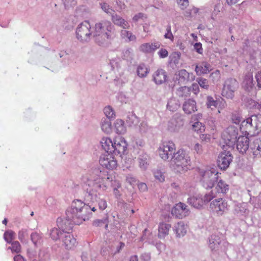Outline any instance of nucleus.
<instances>
[{
	"instance_id": "nucleus-1",
	"label": "nucleus",
	"mask_w": 261,
	"mask_h": 261,
	"mask_svg": "<svg viewBox=\"0 0 261 261\" xmlns=\"http://www.w3.org/2000/svg\"><path fill=\"white\" fill-rule=\"evenodd\" d=\"M92 215L90 206L80 200H74L71 207L66 212L67 217L71 219L74 224L76 225H80L88 220Z\"/></svg>"
},
{
	"instance_id": "nucleus-2",
	"label": "nucleus",
	"mask_w": 261,
	"mask_h": 261,
	"mask_svg": "<svg viewBox=\"0 0 261 261\" xmlns=\"http://www.w3.org/2000/svg\"><path fill=\"white\" fill-rule=\"evenodd\" d=\"M112 181V177L107 171H100L96 176H91L87 179V192L90 195H96L100 191H105Z\"/></svg>"
},
{
	"instance_id": "nucleus-3",
	"label": "nucleus",
	"mask_w": 261,
	"mask_h": 261,
	"mask_svg": "<svg viewBox=\"0 0 261 261\" xmlns=\"http://www.w3.org/2000/svg\"><path fill=\"white\" fill-rule=\"evenodd\" d=\"M191 167L190 157L184 149H178L172 155L170 162V168L174 172L184 173L189 170Z\"/></svg>"
},
{
	"instance_id": "nucleus-4",
	"label": "nucleus",
	"mask_w": 261,
	"mask_h": 261,
	"mask_svg": "<svg viewBox=\"0 0 261 261\" xmlns=\"http://www.w3.org/2000/svg\"><path fill=\"white\" fill-rule=\"evenodd\" d=\"M114 26L110 21L104 20L95 24L94 36L99 43L109 39L111 36Z\"/></svg>"
},
{
	"instance_id": "nucleus-5",
	"label": "nucleus",
	"mask_w": 261,
	"mask_h": 261,
	"mask_svg": "<svg viewBox=\"0 0 261 261\" xmlns=\"http://www.w3.org/2000/svg\"><path fill=\"white\" fill-rule=\"evenodd\" d=\"M199 174L201 176V181L206 189H212L215 181L218 179V172L214 168L206 170L199 169Z\"/></svg>"
},
{
	"instance_id": "nucleus-6",
	"label": "nucleus",
	"mask_w": 261,
	"mask_h": 261,
	"mask_svg": "<svg viewBox=\"0 0 261 261\" xmlns=\"http://www.w3.org/2000/svg\"><path fill=\"white\" fill-rule=\"evenodd\" d=\"M175 144L171 141L163 142L158 149L160 157L164 161H167L170 156L176 153Z\"/></svg>"
},
{
	"instance_id": "nucleus-7",
	"label": "nucleus",
	"mask_w": 261,
	"mask_h": 261,
	"mask_svg": "<svg viewBox=\"0 0 261 261\" xmlns=\"http://www.w3.org/2000/svg\"><path fill=\"white\" fill-rule=\"evenodd\" d=\"M215 198L213 193L206 192L204 195L193 196L188 199V203L193 207L199 208Z\"/></svg>"
},
{
	"instance_id": "nucleus-8",
	"label": "nucleus",
	"mask_w": 261,
	"mask_h": 261,
	"mask_svg": "<svg viewBox=\"0 0 261 261\" xmlns=\"http://www.w3.org/2000/svg\"><path fill=\"white\" fill-rule=\"evenodd\" d=\"M238 87V82L236 79L230 78L226 80L222 91V96L227 98H232Z\"/></svg>"
},
{
	"instance_id": "nucleus-9",
	"label": "nucleus",
	"mask_w": 261,
	"mask_h": 261,
	"mask_svg": "<svg viewBox=\"0 0 261 261\" xmlns=\"http://www.w3.org/2000/svg\"><path fill=\"white\" fill-rule=\"evenodd\" d=\"M210 207L217 216H220L227 211L228 203L222 198L216 199L211 202Z\"/></svg>"
},
{
	"instance_id": "nucleus-10",
	"label": "nucleus",
	"mask_w": 261,
	"mask_h": 261,
	"mask_svg": "<svg viewBox=\"0 0 261 261\" xmlns=\"http://www.w3.org/2000/svg\"><path fill=\"white\" fill-rule=\"evenodd\" d=\"M99 164L103 168L112 170L116 169L118 165L117 161L113 153L108 152L100 156Z\"/></svg>"
},
{
	"instance_id": "nucleus-11",
	"label": "nucleus",
	"mask_w": 261,
	"mask_h": 261,
	"mask_svg": "<svg viewBox=\"0 0 261 261\" xmlns=\"http://www.w3.org/2000/svg\"><path fill=\"white\" fill-rule=\"evenodd\" d=\"M91 25L87 21L81 23L76 29V37L81 41H86L91 34Z\"/></svg>"
},
{
	"instance_id": "nucleus-12",
	"label": "nucleus",
	"mask_w": 261,
	"mask_h": 261,
	"mask_svg": "<svg viewBox=\"0 0 261 261\" xmlns=\"http://www.w3.org/2000/svg\"><path fill=\"white\" fill-rule=\"evenodd\" d=\"M238 135V129L234 126H229L223 133L222 138L226 144L231 145L236 141Z\"/></svg>"
},
{
	"instance_id": "nucleus-13",
	"label": "nucleus",
	"mask_w": 261,
	"mask_h": 261,
	"mask_svg": "<svg viewBox=\"0 0 261 261\" xmlns=\"http://www.w3.org/2000/svg\"><path fill=\"white\" fill-rule=\"evenodd\" d=\"M232 159L233 156L230 152H222L219 154L217 160L218 167L221 169H226L232 162Z\"/></svg>"
},
{
	"instance_id": "nucleus-14",
	"label": "nucleus",
	"mask_w": 261,
	"mask_h": 261,
	"mask_svg": "<svg viewBox=\"0 0 261 261\" xmlns=\"http://www.w3.org/2000/svg\"><path fill=\"white\" fill-rule=\"evenodd\" d=\"M171 212L173 215L180 219L186 217L190 214L188 206L181 202L175 204L172 209Z\"/></svg>"
},
{
	"instance_id": "nucleus-15",
	"label": "nucleus",
	"mask_w": 261,
	"mask_h": 261,
	"mask_svg": "<svg viewBox=\"0 0 261 261\" xmlns=\"http://www.w3.org/2000/svg\"><path fill=\"white\" fill-rule=\"evenodd\" d=\"M201 117L202 114L200 113L194 115L192 116V120L191 121V123H192V129L197 134L202 133L205 131V125L198 121V120Z\"/></svg>"
},
{
	"instance_id": "nucleus-16",
	"label": "nucleus",
	"mask_w": 261,
	"mask_h": 261,
	"mask_svg": "<svg viewBox=\"0 0 261 261\" xmlns=\"http://www.w3.org/2000/svg\"><path fill=\"white\" fill-rule=\"evenodd\" d=\"M127 144L125 139L121 137H116L114 141L113 151L118 154H123L127 149Z\"/></svg>"
},
{
	"instance_id": "nucleus-17",
	"label": "nucleus",
	"mask_w": 261,
	"mask_h": 261,
	"mask_svg": "<svg viewBox=\"0 0 261 261\" xmlns=\"http://www.w3.org/2000/svg\"><path fill=\"white\" fill-rule=\"evenodd\" d=\"M207 107L211 108L212 110L214 109H218V113H220L222 110L225 108L226 106V103L223 100H215L212 96L207 97Z\"/></svg>"
},
{
	"instance_id": "nucleus-18",
	"label": "nucleus",
	"mask_w": 261,
	"mask_h": 261,
	"mask_svg": "<svg viewBox=\"0 0 261 261\" xmlns=\"http://www.w3.org/2000/svg\"><path fill=\"white\" fill-rule=\"evenodd\" d=\"M240 130L245 135L254 136L256 135L255 129L252 125V120L250 117L243 121L240 125Z\"/></svg>"
},
{
	"instance_id": "nucleus-19",
	"label": "nucleus",
	"mask_w": 261,
	"mask_h": 261,
	"mask_svg": "<svg viewBox=\"0 0 261 261\" xmlns=\"http://www.w3.org/2000/svg\"><path fill=\"white\" fill-rule=\"evenodd\" d=\"M249 139L245 136L239 137L237 141V149L241 153L246 152L249 148Z\"/></svg>"
},
{
	"instance_id": "nucleus-20",
	"label": "nucleus",
	"mask_w": 261,
	"mask_h": 261,
	"mask_svg": "<svg viewBox=\"0 0 261 261\" xmlns=\"http://www.w3.org/2000/svg\"><path fill=\"white\" fill-rule=\"evenodd\" d=\"M229 185L227 184L222 179L219 180L213 190L208 192V193H213L215 195V197L217 196L218 194H225L229 190Z\"/></svg>"
},
{
	"instance_id": "nucleus-21",
	"label": "nucleus",
	"mask_w": 261,
	"mask_h": 261,
	"mask_svg": "<svg viewBox=\"0 0 261 261\" xmlns=\"http://www.w3.org/2000/svg\"><path fill=\"white\" fill-rule=\"evenodd\" d=\"M184 112L188 114H191L197 111L196 102L193 99H188L186 100L182 105Z\"/></svg>"
},
{
	"instance_id": "nucleus-22",
	"label": "nucleus",
	"mask_w": 261,
	"mask_h": 261,
	"mask_svg": "<svg viewBox=\"0 0 261 261\" xmlns=\"http://www.w3.org/2000/svg\"><path fill=\"white\" fill-rule=\"evenodd\" d=\"M242 87L245 91L248 92L253 89V77L252 72H248L245 74L242 83Z\"/></svg>"
},
{
	"instance_id": "nucleus-23",
	"label": "nucleus",
	"mask_w": 261,
	"mask_h": 261,
	"mask_svg": "<svg viewBox=\"0 0 261 261\" xmlns=\"http://www.w3.org/2000/svg\"><path fill=\"white\" fill-rule=\"evenodd\" d=\"M59 228L64 233L69 232L72 229L73 224H74L72 220L68 217L66 219L58 221Z\"/></svg>"
},
{
	"instance_id": "nucleus-24",
	"label": "nucleus",
	"mask_w": 261,
	"mask_h": 261,
	"mask_svg": "<svg viewBox=\"0 0 261 261\" xmlns=\"http://www.w3.org/2000/svg\"><path fill=\"white\" fill-rule=\"evenodd\" d=\"M212 70L211 66L206 62H202L195 67V71L198 75L207 74Z\"/></svg>"
},
{
	"instance_id": "nucleus-25",
	"label": "nucleus",
	"mask_w": 261,
	"mask_h": 261,
	"mask_svg": "<svg viewBox=\"0 0 261 261\" xmlns=\"http://www.w3.org/2000/svg\"><path fill=\"white\" fill-rule=\"evenodd\" d=\"M161 46V44L159 42L154 43H145L140 45L139 49L140 51L145 53H149L154 51L157 49L159 48Z\"/></svg>"
},
{
	"instance_id": "nucleus-26",
	"label": "nucleus",
	"mask_w": 261,
	"mask_h": 261,
	"mask_svg": "<svg viewBox=\"0 0 261 261\" xmlns=\"http://www.w3.org/2000/svg\"><path fill=\"white\" fill-rule=\"evenodd\" d=\"M63 242L65 248L68 250L73 249L76 243V239L70 232L64 234Z\"/></svg>"
},
{
	"instance_id": "nucleus-27",
	"label": "nucleus",
	"mask_w": 261,
	"mask_h": 261,
	"mask_svg": "<svg viewBox=\"0 0 261 261\" xmlns=\"http://www.w3.org/2000/svg\"><path fill=\"white\" fill-rule=\"evenodd\" d=\"M153 81L157 85L165 83L167 78L166 72L163 69H158L153 75Z\"/></svg>"
},
{
	"instance_id": "nucleus-28",
	"label": "nucleus",
	"mask_w": 261,
	"mask_h": 261,
	"mask_svg": "<svg viewBox=\"0 0 261 261\" xmlns=\"http://www.w3.org/2000/svg\"><path fill=\"white\" fill-rule=\"evenodd\" d=\"M171 226L170 224L166 223H160L158 227V237L161 239H164L169 234V232Z\"/></svg>"
},
{
	"instance_id": "nucleus-29",
	"label": "nucleus",
	"mask_w": 261,
	"mask_h": 261,
	"mask_svg": "<svg viewBox=\"0 0 261 261\" xmlns=\"http://www.w3.org/2000/svg\"><path fill=\"white\" fill-rule=\"evenodd\" d=\"M112 21L116 25L119 26L124 29H128L129 24L128 22L117 14L112 15Z\"/></svg>"
},
{
	"instance_id": "nucleus-30",
	"label": "nucleus",
	"mask_w": 261,
	"mask_h": 261,
	"mask_svg": "<svg viewBox=\"0 0 261 261\" xmlns=\"http://www.w3.org/2000/svg\"><path fill=\"white\" fill-rule=\"evenodd\" d=\"M250 149L254 157L261 156V138L255 139L250 145Z\"/></svg>"
},
{
	"instance_id": "nucleus-31",
	"label": "nucleus",
	"mask_w": 261,
	"mask_h": 261,
	"mask_svg": "<svg viewBox=\"0 0 261 261\" xmlns=\"http://www.w3.org/2000/svg\"><path fill=\"white\" fill-rule=\"evenodd\" d=\"M102 148L109 153H111L114 149V142L108 137H103L100 141Z\"/></svg>"
},
{
	"instance_id": "nucleus-32",
	"label": "nucleus",
	"mask_w": 261,
	"mask_h": 261,
	"mask_svg": "<svg viewBox=\"0 0 261 261\" xmlns=\"http://www.w3.org/2000/svg\"><path fill=\"white\" fill-rule=\"evenodd\" d=\"M190 75L192 76H193V74H190L188 71H187L185 69H181L178 71V83L180 84H185L188 82L190 81Z\"/></svg>"
},
{
	"instance_id": "nucleus-33",
	"label": "nucleus",
	"mask_w": 261,
	"mask_h": 261,
	"mask_svg": "<svg viewBox=\"0 0 261 261\" xmlns=\"http://www.w3.org/2000/svg\"><path fill=\"white\" fill-rule=\"evenodd\" d=\"M174 230L176 234L177 237H184L186 232L187 229L184 222L180 221L176 223L174 228Z\"/></svg>"
},
{
	"instance_id": "nucleus-34",
	"label": "nucleus",
	"mask_w": 261,
	"mask_h": 261,
	"mask_svg": "<svg viewBox=\"0 0 261 261\" xmlns=\"http://www.w3.org/2000/svg\"><path fill=\"white\" fill-rule=\"evenodd\" d=\"M250 118L252 120V125L255 129L256 135L261 131V115H253Z\"/></svg>"
},
{
	"instance_id": "nucleus-35",
	"label": "nucleus",
	"mask_w": 261,
	"mask_h": 261,
	"mask_svg": "<svg viewBox=\"0 0 261 261\" xmlns=\"http://www.w3.org/2000/svg\"><path fill=\"white\" fill-rule=\"evenodd\" d=\"M114 128L116 133L118 134H124L126 132V128L123 120L117 119L114 123Z\"/></svg>"
},
{
	"instance_id": "nucleus-36",
	"label": "nucleus",
	"mask_w": 261,
	"mask_h": 261,
	"mask_svg": "<svg viewBox=\"0 0 261 261\" xmlns=\"http://www.w3.org/2000/svg\"><path fill=\"white\" fill-rule=\"evenodd\" d=\"M191 91V89L190 87L183 86L177 89V94L179 97H186L190 95Z\"/></svg>"
},
{
	"instance_id": "nucleus-37",
	"label": "nucleus",
	"mask_w": 261,
	"mask_h": 261,
	"mask_svg": "<svg viewBox=\"0 0 261 261\" xmlns=\"http://www.w3.org/2000/svg\"><path fill=\"white\" fill-rule=\"evenodd\" d=\"M138 75L141 77L146 76L149 72V69L144 64H140L137 67Z\"/></svg>"
},
{
	"instance_id": "nucleus-38",
	"label": "nucleus",
	"mask_w": 261,
	"mask_h": 261,
	"mask_svg": "<svg viewBox=\"0 0 261 261\" xmlns=\"http://www.w3.org/2000/svg\"><path fill=\"white\" fill-rule=\"evenodd\" d=\"M120 34L122 38L127 39L129 41H134L136 38L135 35H133L131 32L125 30H121Z\"/></svg>"
},
{
	"instance_id": "nucleus-39",
	"label": "nucleus",
	"mask_w": 261,
	"mask_h": 261,
	"mask_svg": "<svg viewBox=\"0 0 261 261\" xmlns=\"http://www.w3.org/2000/svg\"><path fill=\"white\" fill-rule=\"evenodd\" d=\"M31 239L34 244L37 246L42 243V237L39 233L33 232L31 235Z\"/></svg>"
},
{
	"instance_id": "nucleus-40",
	"label": "nucleus",
	"mask_w": 261,
	"mask_h": 261,
	"mask_svg": "<svg viewBox=\"0 0 261 261\" xmlns=\"http://www.w3.org/2000/svg\"><path fill=\"white\" fill-rule=\"evenodd\" d=\"M11 246L8 248L10 249L12 253H19L21 251V246L19 242L17 241H15L12 242Z\"/></svg>"
},
{
	"instance_id": "nucleus-41",
	"label": "nucleus",
	"mask_w": 261,
	"mask_h": 261,
	"mask_svg": "<svg viewBox=\"0 0 261 261\" xmlns=\"http://www.w3.org/2000/svg\"><path fill=\"white\" fill-rule=\"evenodd\" d=\"M210 246L212 250H214L217 248L221 243L220 238L218 236L212 237L210 240Z\"/></svg>"
},
{
	"instance_id": "nucleus-42",
	"label": "nucleus",
	"mask_w": 261,
	"mask_h": 261,
	"mask_svg": "<svg viewBox=\"0 0 261 261\" xmlns=\"http://www.w3.org/2000/svg\"><path fill=\"white\" fill-rule=\"evenodd\" d=\"M15 236V233L12 230L6 231L4 234L5 240L9 244L13 242L12 241L14 239Z\"/></svg>"
},
{
	"instance_id": "nucleus-43",
	"label": "nucleus",
	"mask_w": 261,
	"mask_h": 261,
	"mask_svg": "<svg viewBox=\"0 0 261 261\" xmlns=\"http://www.w3.org/2000/svg\"><path fill=\"white\" fill-rule=\"evenodd\" d=\"M101 129L106 133H110L112 130L111 123L107 120H105L101 122Z\"/></svg>"
},
{
	"instance_id": "nucleus-44",
	"label": "nucleus",
	"mask_w": 261,
	"mask_h": 261,
	"mask_svg": "<svg viewBox=\"0 0 261 261\" xmlns=\"http://www.w3.org/2000/svg\"><path fill=\"white\" fill-rule=\"evenodd\" d=\"M62 234V232L61 231L60 229L57 228H53L50 232L51 238L55 241L59 239Z\"/></svg>"
},
{
	"instance_id": "nucleus-45",
	"label": "nucleus",
	"mask_w": 261,
	"mask_h": 261,
	"mask_svg": "<svg viewBox=\"0 0 261 261\" xmlns=\"http://www.w3.org/2000/svg\"><path fill=\"white\" fill-rule=\"evenodd\" d=\"M28 237V232L26 229H22L19 231L18 233V239L21 242H25L27 240Z\"/></svg>"
},
{
	"instance_id": "nucleus-46",
	"label": "nucleus",
	"mask_w": 261,
	"mask_h": 261,
	"mask_svg": "<svg viewBox=\"0 0 261 261\" xmlns=\"http://www.w3.org/2000/svg\"><path fill=\"white\" fill-rule=\"evenodd\" d=\"M179 105L175 100L171 99L168 102L167 108L172 112H175L179 108Z\"/></svg>"
},
{
	"instance_id": "nucleus-47",
	"label": "nucleus",
	"mask_w": 261,
	"mask_h": 261,
	"mask_svg": "<svg viewBox=\"0 0 261 261\" xmlns=\"http://www.w3.org/2000/svg\"><path fill=\"white\" fill-rule=\"evenodd\" d=\"M198 85H199L202 88L207 89L209 87L208 81L207 80L199 77L197 79Z\"/></svg>"
},
{
	"instance_id": "nucleus-48",
	"label": "nucleus",
	"mask_w": 261,
	"mask_h": 261,
	"mask_svg": "<svg viewBox=\"0 0 261 261\" xmlns=\"http://www.w3.org/2000/svg\"><path fill=\"white\" fill-rule=\"evenodd\" d=\"M104 113L108 118H112L115 116L114 110L110 106H107L105 108Z\"/></svg>"
},
{
	"instance_id": "nucleus-49",
	"label": "nucleus",
	"mask_w": 261,
	"mask_h": 261,
	"mask_svg": "<svg viewBox=\"0 0 261 261\" xmlns=\"http://www.w3.org/2000/svg\"><path fill=\"white\" fill-rule=\"evenodd\" d=\"M100 5L102 10L106 13L113 15V13H114L115 11L111 7H110V6L108 4L103 3H101Z\"/></svg>"
},
{
	"instance_id": "nucleus-50",
	"label": "nucleus",
	"mask_w": 261,
	"mask_h": 261,
	"mask_svg": "<svg viewBox=\"0 0 261 261\" xmlns=\"http://www.w3.org/2000/svg\"><path fill=\"white\" fill-rule=\"evenodd\" d=\"M178 7L182 10H185L189 6V0H176Z\"/></svg>"
},
{
	"instance_id": "nucleus-51",
	"label": "nucleus",
	"mask_w": 261,
	"mask_h": 261,
	"mask_svg": "<svg viewBox=\"0 0 261 261\" xmlns=\"http://www.w3.org/2000/svg\"><path fill=\"white\" fill-rule=\"evenodd\" d=\"M154 175L156 179L160 182H163L165 180V176L160 170L155 171L154 173Z\"/></svg>"
},
{
	"instance_id": "nucleus-52",
	"label": "nucleus",
	"mask_w": 261,
	"mask_h": 261,
	"mask_svg": "<svg viewBox=\"0 0 261 261\" xmlns=\"http://www.w3.org/2000/svg\"><path fill=\"white\" fill-rule=\"evenodd\" d=\"M167 33L165 34L164 37L165 38L169 39L171 41H173L174 37L171 32V27L168 25L166 28Z\"/></svg>"
},
{
	"instance_id": "nucleus-53",
	"label": "nucleus",
	"mask_w": 261,
	"mask_h": 261,
	"mask_svg": "<svg viewBox=\"0 0 261 261\" xmlns=\"http://www.w3.org/2000/svg\"><path fill=\"white\" fill-rule=\"evenodd\" d=\"M98 204L99 208L102 211L105 210L107 207V201L104 199H99L98 201Z\"/></svg>"
},
{
	"instance_id": "nucleus-54",
	"label": "nucleus",
	"mask_w": 261,
	"mask_h": 261,
	"mask_svg": "<svg viewBox=\"0 0 261 261\" xmlns=\"http://www.w3.org/2000/svg\"><path fill=\"white\" fill-rule=\"evenodd\" d=\"M194 150L199 154H201L203 152V149L201 145L199 143H196L193 146Z\"/></svg>"
},
{
	"instance_id": "nucleus-55",
	"label": "nucleus",
	"mask_w": 261,
	"mask_h": 261,
	"mask_svg": "<svg viewBox=\"0 0 261 261\" xmlns=\"http://www.w3.org/2000/svg\"><path fill=\"white\" fill-rule=\"evenodd\" d=\"M191 89L192 92L196 95H197L199 92V85L197 83H193L192 85Z\"/></svg>"
},
{
	"instance_id": "nucleus-56",
	"label": "nucleus",
	"mask_w": 261,
	"mask_h": 261,
	"mask_svg": "<svg viewBox=\"0 0 261 261\" xmlns=\"http://www.w3.org/2000/svg\"><path fill=\"white\" fill-rule=\"evenodd\" d=\"M160 57L162 58H166L168 55V52L166 49L162 48L158 52Z\"/></svg>"
},
{
	"instance_id": "nucleus-57",
	"label": "nucleus",
	"mask_w": 261,
	"mask_h": 261,
	"mask_svg": "<svg viewBox=\"0 0 261 261\" xmlns=\"http://www.w3.org/2000/svg\"><path fill=\"white\" fill-rule=\"evenodd\" d=\"M194 49L196 50V51L199 54H202L203 49L202 47V44L200 43H196L194 45Z\"/></svg>"
},
{
	"instance_id": "nucleus-58",
	"label": "nucleus",
	"mask_w": 261,
	"mask_h": 261,
	"mask_svg": "<svg viewBox=\"0 0 261 261\" xmlns=\"http://www.w3.org/2000/svg\"><path fill=\"white\" fill-rule=\"evenodd\" d=\"M255 79L258 87L261 88V71H258L255 75Z\"/></svg>"
},
{
	"instance_id": "nucleus-59",
	"label": "nucleus",
	"mask_w": 261,
	"mask_h": 261,
	"mask_svg": "<svg viewBox=\"0 0 261 261\" xmlns=\"http://www.w3.org/2000/svg\"><path fill=\"white\" fill-rule=\"evenodd\" d=\"M106 223V221L105 220H99V219H97V220H95L93 223V225L95 226H101L102 224Z\"/></svg>"
},
{
	"instance_id": "nucleus-60",
	"label": "nucleus",
	"mask_w": 261,
	"mask_h": 261,
	"mask_svg": "<svg viewBox=\"0 0 261 261\" xmlns=\"http://www.w3.org/2000/svg\"><path fill=\"white\" fill-rule=\"evenodd\" d=\"M200 138L202 141L208 142L211 140L210 135L202 134L200 136Z\"/></svg>"
},
{
	"instance_id": "nucleus-61",
	"label": "nucleus",
	"mask_w": 261,
	"mask_h": 261,
	"mask_svg": "<svg viewBox=\"0 0 261 261\" xmlns=\"http://www.w3.org/2000/svg\"><path fill=\"white\" fill-rule=\"evenodd\" d=\"M138 188L139 190L141 192H144L147 190V187L146 184L141 182L138 184Z\"/></svg>"
},
{
	"instance_id": "nucleus-62",
	"label": "nucleus",
	"mask_w": 261,
	"mask_h": 261,
	"mask_svg": "<svg viewBox=\"0 0 261 261\" xmlns=\"http://www.w3.org/2000/svg\"><path fill=\"white\" fill-rule=\"evenodd\" d=\"M141 258L144 261H149L150 259V255L148 253H143L141 256Z\"/></svg>"
},
{
	"instance_id": "nucleus-63",
	"label": "nucleus",
	"mask_w": 261,
	"mask_h": 261,
	"mask_svg": "<svg viewBox=\"0 0 261 261\" xmlns=\"http://www.w3.org/2000/svg\"><path fill=\"white\" fill-rule=\"evenodd\" d=\"M144 16L142 13H139L136 14L133 18V20L135 22L138 21L139 19H142Z\"/></svg>"
},
{
	"instance_id": "nucleus-64",
	"label": "nucleus",
	"mask_w": 261,
	"mask_h": 261,
	"mask_svg": "<svg viewBox=\"0 0 261 261\" xmlns=\"http://www.w3.org/2000/svg\"><path fill=\"white\" fill-rule=\"evenodd\" d=\"M211 76L213 78H216L219 79L220 78V72L219 70H216L211 74Z\"/></svg>"
}]
</instances>
